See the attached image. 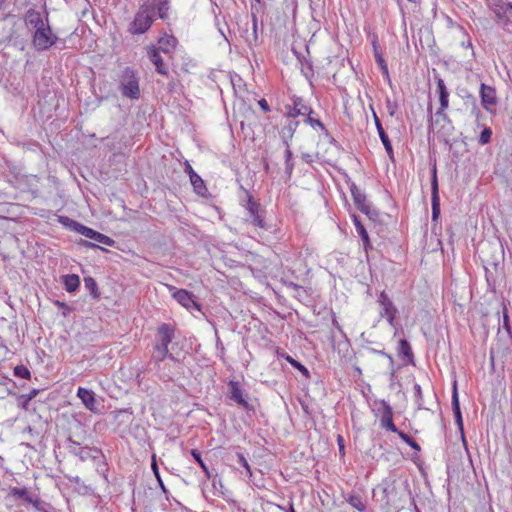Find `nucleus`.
Wrapping results in <instances>:
<instances>
[{"mask_svg": "<svg viewBox=\"0 0 512 512\" xmlns=\"http://www.w3.org/2000/svg\"><path fill=\"white\" fill-rule=\"evenodd\" d=\"M169 8L168 0H146L136 12L128 32L132 35L146 33L156 18L163 20L167 18Z\"/></svg>", "mask_w": 512, "mask_h": 512, "instance_id": "f257e3e1", "label": "nucleus"}, {"mask_svg": "<svg viewBox=\"0 0 512 512\" xmlns=\"http://www.w3.org/2000/svg\"><path fill=\"white\" fill-rule=\"evenodd\" d=\"M246 202L242 204L246 211V220L251 223L254 227L263 229L265 231L270 230L271 225L265 221V209L262 207L260 202L246 190Z\"/></svg>", "mask_w": 512, "mask_h": 512, "instance_id": "f03ea898", "label": "nucleus"}, {"mask_svg": "<svg viewBox=\"0 0 512 512\" xmlns=\"http://www.w3.org/2000/svg\"><path fill=\"white\" fill-rule=\"evenodd\" d=\"M119 86L124 97L138 99L140 97L139 77L132 67H125L119 76Z\"/></svg>", "mask_w": 512, "mask_h": 512, "instance_id": "7ed1b4c3", "label": "nucleus"}, {"mask_svg": "<svg viewBox=\"0 0 512 512\" xmlns=\"http://www.w3.org/2000/svg\"><path fill=\"white\" fill-rule=\"evenodd\" d=\"M435 79H436L437 93L439 96L440 107L436 111L435 119H434L433 115H432V106L431 105L428 106L427 110L429 113V122H431V124H433V123L438 124L439 123L438 118H443L445 121H448V114L446 113V110L449 107V92L445 85L444 80L440 76H435Z\"/></svg>", "mask_w": 512, "mask_h": 512, "instance_id": "20e7f679", "label": "nucleus"}, {"mask_svg": "<svg viewBox=\"0 0 512 512\" xmlns=\"http://www.w3.org/2000/svg\"><path fill=\"white\" fill-rule=\"evenodd\" d=\"M58 40V36L53 33L49 25L48 12H46V26L34 31L32 35V45L37 51H45L55 45Z\"/></svg>", "mask_w": 512, "mask_h": 512, "instance_id": "39448f33", "label": "nucleus"}, {"mask_svg": "<svg viewBox=\"0 0 512 512\" xmlns=\"http://www.w3.org/2000/svg\"><path fill=\"white\" fill-rule=\"evenodd\" d=\"M488 6L495 14L496 22L504 29L512 26V2L508 0H488Z\"/></svg>", "mask_w": 512, "mask_h": 512, "instance_id": "423d86ee", "label": "nucleus"}, {"mask_svg": "<svg viewBox=\"0 0 512 512\" xmlns=\"http://www.w3.org/2000/svg\"><path fill=\"white\" fill-rule=\"evenodd\" d=\"M38 489L12 488L9 496L24 505H32L38 511H45V502L41 500Z\"/></svg>", "mask_w": 512, "mask_h": 512, "instance_id": "0eeeda50", "label": "nucleus"}, {"mask_svg": "<svg viewBox=\"0 0 512 512\" xmlns=\"http://www.w3.org/2000/svg\"><path fill=\"white\" fill-rule=\"evenodd\" d=\"M377 302L380 306V316L385 318L391 326H394L398 309L390 299L389 295L385 291H381Z\"/></svg>", "mask_w": 512, "mask_h": 512, "instance_id": "6e6552de", "label": "nucleus"}, {"mask_svg": "<svg viewBox=\"0 0 512 512\" xmlns=\"http://www.w3.org/2000/svg\"><path fill=\"white\" fill-rule=\"evenodd\" d=\"M165 359H169L171 362H173L174 367L180 364V361L174 357L172 353H169L168 347L154 344L153 352L151 355V363L154 364L158 371H161L165 368L166 364H163Z\"/></svg>", "mask_w": 512, "mask_h": 512, "instance_id": "1a4fd4ad", "label": "nucleus"}, {"mask_svg": "<svg viewBox=\"0 0 512 512\" xmlns=\"http://www.w3.org/2000/svg\"><path fill=\"white\" fill-rule=\"evenodd\" d=\"M202 492L206 498L222 497L227 501L232 500V493L224 487L223 482H203Z\"/></svg>", "mask_w": 512, "mask_h": 512, "instance_id": "9d476101", "label": "nucleus"}, {"mask_svg": "<svg viewBox=\"0 0 512 512\" xmlns=\"http://www.w3.org/2000/svg\"><path fill=\"white\" fill-rule=\"evenodd\" d=\"M228 388H229L228 397L230 400L234 401L235 403H237L238 405H240L247 411L254 410L253 406L251 404H249L248 401L246 400L247 394L241 388L239 382L230 380L228 382Z\"/></svg>", "mask_w": 512, "mask_h": 512, "instance_id": "9b49d317", "label": "nucleus"}, {"mask_svg": "<svg viewBox=\"0 0 512 512\" xmlns=\"http://www.w3.org/2000/svg\"><path fill=\"white\" fill-rule=\"evenodd\" d=\"M480 98L483 108L490 113H495V106L497 105L496 90L494 87L481 83L480 85Z\"/></svg>", "mask_w": 512, "mask_h": 512, "instance_id": "f8f14e48", "label": "nucleus"}, {"mask_svg": "<svg viewBox=\"0 0 512 512\" xmlns=\"http://www.w3.org/2000/svg\"><path fill=\"white\" fill-rule=\"evenodd\" d=\"M172 297L183 307L188 310H197L201 311V305L196 301L195 295L186 290V289H178L172 293Z\"/></svg>", "mask_w": 512, "mask_h": 512, "instance_id": "ddd939ff", "label": "nucleus"}, {"mask_svg": "<svg viewBox=\"0 0 512 512\" xmlns=\"http://www.w3.org/2000/svg\"><path fill=\"white\" fill-rule=\"evenodd\" d=\"M76 232L85 236L88 239L94 240L98 243L113 247L115 245V240L110 238L109 236L102 234L92 228H89L83 224H76Z\"/></svg>", "mask_w": 512, "mask_h": 512, "instance_id": "4468645a", "label": "nucleus"}, {"mask_svg": "<svg viewBox=\"0 0 512 512\" xmlns=\"http://www.w3.org/2000/svg\"><path fill=\"white\" fill-rule=\"evenodd\" d=\"M379 403L381 405V428L390 432H398V428L393 421V408L386 400H381Z\"/></svg>", "mask_w": 512, "mask_h": 512, "instance_id": "2eb2a0df", "label": "nucleus"}, {"mask_svg": "<svg viewBox=\"0 0 512 512\" xmlns=\"http://www.w3.org/2000/svg\"><path fill=\"white\" fill-rule=\"evenodd\" d=\"M293 106L287 105L285 108L287 110L286 116L288 118H295L299 115H306V114H314V110L304 104L303 98L298 96H293L292 98Z\"/></svg>", "mask_w": 512, "mask_h": 512, "instance_id": "dca6fc26", "label": "nucleus"}, {"mask_svg": "<svg viewBox=\"0 0 512 512\" xmlns=\"http://www.w3.org/2000/svg\"><path fill=\"white\" fill-rule=\"evenodd\" d=\"M439 123L436 124L438 137L443 141L445 145L452 146L450 141V137L454 134L455 128L453 126L452 120L448 116V121H445L443 118H438ZM435 123L429 125V128L433 127Z\"/></svg>", "mask_w": 512, "mask_h": 512, "instance_id": "f3484780", "label": "nucleus"}, {"mask_svg": "<svg viewBox=\"0 0 512 512\" xmlns=\"http://www.w3.org/2000/svg\"><path fill=\"white\" fill-rule=\"evenodd\" d=\"M175 337V327L170 323H162L157 328L155 344L168 347Z\"/></svg>", "mask_w": 512, "mask_h": 512, "instance_id": "a211bd4d", "label": "nucleus"}, {"mask_svg": "<svg viewBox=\"0 0 512 512\" xmlns=\"http://www.w3.org/2000/svg\"><path fill=\"white\" fill-rule=\"evenodd\" d=\"M431 202H432V220L436 221L440 216V197L437 180L436 167L432 171L431 177Z\"/></svg>", "mask_w": 512, "mask_h": 512, "instance_id": "6ab92c4d", "label": "nucleus"}, {"mask_svg": "<svg viewBox=\"0 0 512 512\" xmlns=\"http://www.w3.org/2000/svg\"><path fill=\"white\" fill-rule=\"evenodd\" d=\"M451 405H452V410H453L455 422H456V424L458 426V429L460 431L463 443L465 444L463 418H462V413H461V409H460V402H459V397H458L456 381L453 384Z\"/></svg>", "mask_w": 512, "mask_h": 512, "instance_id": "aec40b11", "label": "nucleus"}, {"mask_svg": "<svg viewBox=\"0 0 512 512\" xmlns=\"http://www.w3.org/2000/svg\"><path fill=\"white\" fill-rule=\"evenodd\" d=\"M373 119H374V122H375V126H376V129H377V132H378V135L380 137V140L386 150V153L389 157V159L391 161H394V152H393V147H392V144H391V141L387 135V133L385 132L383 126H382V123L379 119V117L377 116L376 112L373 111Z\"/></svg>", "mask_w": 512, "mask_h": 512, "instance_id": "412c9836", "label": "nucleus"}, {"mask_svg": "<svg viewBox=\"0 0 512 512\" xmlns=\"http://www.w3.org/2000/svg\"><path fill=\"white\" fill-rule=\"evenodd\" d=\"M349 190L351 192L355 206L361 212H368L370 204L367 201L366 194L363 193L354 182L349 184Z\"/></svg>", "mask_w": 512, "mask_h": 512, "instance_id": "4be33fe9", "label": "nucleus"}, {"mask_svg": "<svg viewBox=\"0 0 512 512\" xmlns=\"http://www.w3.org/2000/svg\"><path fill=\"white\" fill-rule=\"evenodd\" d=\"M484 262V268H485V277L486 281L489 286H494L496 283L497 276L499 275V261L497 260H485Z\"/></svg>", "mask_w": 512, "mask_h": 512, "instance_id": "5701e85b", "label": "nucleus"}, {"mask_svg": "<svg viewBox=\"0 0 512 512\" xmlns=\"http://www.w3.org/2000/svg\"><path fill=\"white\" fill-rule=\"evenodd\" d=\"M372 47H373V54H374L376 63L378 64L383 76L386 79L390 80L388 65L380 51V47L378 44V37L375 35L373 36V39H372Z\"/></svg>", "mask_w": 512, "mask_h": 512, "instance_id": "b1692460", "label": "nucleus"}, {"mask_svg": "<svg viewBox=\"0 0 512 512\" xmlns=\"http://www.w3.org/2000/svg\"><path fill=\"white\" fill-rule=\"evenodd\" d=\"M148 57L150 61L154 64L155 70L157 73L168 76V69L161 57L159 50L155 47H151L148 50Z\"/></svg>", "mask_w": 512, "mask_h": 512, "instance_id": "393cba45", "label": "nucleus"}, {"mask_svg": "<svg viewBox=\"0 0 512 512\" xmlns=\"http://www.w3.org/2000/svg\"><path fill=\"white\" fill-rule=\"evenodd\" d=\"M77 397L81 399L82 403L85 405L87 409H89L92 412L96 411L95 405L97 401L95 399V394L92 390L84 387H79L77 390Z\"/></svg>", "mask_w": 512, "mask_h": 512, "instance_id": "a878e982", "label": "nucleus"}, {"mask_svg": "<svg viewBox=\"0 0 512 512\" xmlns=\"http://www.w3.org/2000/svg\"><path fill=\"white\" fill-rule=\"evenodd\" d=\"M299 126V121L296 120H288V122L281 128L279 135L282 139L283 144L288 147L290 141L292 140L297 127Z\"/></svg>", "mask_w": 512, "mask_h": 512, "instance_id": "bb28decb", "label": "nucleus"}, {"mask_svg": "<svg viewBox=\"0 0 512 512\" xmlns=\"http://www.w3.org/2000/svg\"><path fill=\"white\" fill-rule=\"evenodd\" d=\"M25 22L34 28V31L46 26L41 13L34 9H29L25 14Z\"/></svg>", "mask_w": 512, "mask_h": 512, "instance_id": "cd10ccee", "label": "nucleus"}, {"mask_svg": "<svg viewBox=\"0 0 512 512\" xmlns=\"http://www.w3.org/2000/svg\"><path fill=\"white\" fill-rule=\"evenodd\" d=\"M353 223H354V226H355V229H356L358 235L360 236V238L363 242V248L367 252L368 249H372V245L370 242L368 232H367L365 226L362 224V222L356 215H353Z\"/></svg>", "mask_w": 512, "mask_h": 512, "instance_id": "c85d7f7f", "label": "nucleus"}, {"mask_svg": "<svg viewBox=\"0 0 512 512\" xmlns=\"http://www.w3.org/2000/svg\"><path fill=\"white\" fill-rule=\"evenodd\" d=\"M22 434L27 437L28 442H26V446L32 449H35L37 444H40L43 436L41 433L32 426H27Z\"/></svg>", "mask_w": 512, "mask_h": 512, "instance_id": "c756f323", "label": "nucleus"}, {"mask_svg": "<svg viewBox=\"0 0 512 512\" xmlns=\"http://www.w3.org/2000/svg\"><path fill=\"white\" fill-rule=\"evenodd\" d=\"M189 179H190L191 185L193 186L194 192L201 197H206L208 194V189L205 185L204 180L197 173L194 175H191V177H189Z\"/></svg>", "mask_w": 512, "mask_h": 512, "instance_id": "7c9ffc66", "label": "nucleus"}, {"mask_svg": "<svg viewBox=\"0 0 512 512\" xmlns=\"http://www.w3.org/2000/svg\"><path fill=\"white\" fill-rule=\"evenodd\" d=\"M397 352L400 357L406 358L409 363L414 364V354L410 343L406 339L399 340Z\"/></svg>", "mask_w": 512, "mask_h": 512, "instance_id": "2f4dec72", "label": "nucleus"}, {"mask_svg": "<svg viewBox=\"0 0 512 512\" xmlns=\"http://www.w3.org/2000/svg\"><path fill=\"white\" fill-rule=\"evenodd\" d=\"M466 98L471 103V115L475 117L476 126L478 128L484 126V124L481 123L483 113L478 106L477 99L472 94H468Z\"/></svg>", "mask_w": 512, "mask_h": 512, "instance_id": "473e14b6", "label": "nucleus"}, {"mask_svg": "<svg viewBox=\"0 0 512 512\" xmlns=\"http://www.w3.org/2000/svg\"><path fill=\"white\" fill-rule=\"evenodd\" d=\"M67 292H75L80 286V278L76 274H68L62 277Z\"/></svg>", "mask_w": 512, "mask_h": 512, "instance_id": "72a5a7b5", "label": "nucleus"}, {"mask_svg": "<svg viewBox=\"0 0 512 512\" xmlns=\"http://www.w3.org/2000/svg\"><path fill=\"white\" fill-rule=\"evenodd\" d=\"M177 39L176 37L172 35H166L159 39V48L158 50L163 51L164 53H169L170 49H174L177 45Z\"/></svg>", "mask_w": 512, "mask_h": 512, "instance_id": "f704fd0d", "label": "nucleus"}, {"mask_svg": "<svg viewBox=\"0 0 512 512\" xmlns=\"http://www.w3.org/2000/svg\"><path fill=\"white\" fill-rule=\"evenodd\" d=\"M84 286L90 292L93 299L100 298L99 288H98L96 280L93 277H91V276L84 277Z\"/></svg>", "mask_w": 512, "mask_h": 512, "instance_id": "c9c22d12", "label": "nucleus"}, {"mask_svg": "<svg viewBox=\"0 0 512 512\" xmlns=\"http://www.w3.org/2000/svg\"><path fill=\"white\" fill-rule=\"evenodd\" d=\"M166 366L164 369H162L161 372V378L165 381H170L173 379V376L179 372L180 364L178 366H173L172 364L165 363Z\"/></svg>", "mask_w": 512, "mask_h": 512, "instance_id": "e433bc0d", "label": "nucleus"}, {"mask_svg": "<svg viewBox=\"0 0 512 512\" xmlns=\"http://www.w3.org/2000/svg\"><path fill=\"white\" fill-rule=\"evenodd\" d=\"M482 131L477 138V142L480 145H486L491 142L493 131L488 126H481Z\"/></svg>", "mask_w": 512, "mask_h": 512, "instance_id": "4c0bfd02", "label": "nucleus"}, {"mask_svg": "<svg viewBox=\"0 0 512 512\" xmlns=\"http://www.w3.org/2000/svg\"><path fill=\"white\" fill-rule=\"evenodd\" d=\"M301 72L305 76V78L312 84V79L314 78V69L312 61L305 60L302 62Z\"/></svg>", "mask_w": 512, "mask_h": 512, "instance_id": "58836bf2", "label": "nucleus"}, {"mask_svg": "<svg viewBox=\"0 0 512 512\" xmlns=\"http://www.w3.org/2000/svg\"><path fill=\"white\" fill-rule=\"evenodd\" d=\"M347 501L353 508H355L359 512H363L366 509V505L359 495H350Z\"/></svg>", "mask_w": 512, "mask_h": 512, "instance_id": "ea45409f", "label": "nucleus"}, {"mask_svg": "<svg viewBox=\"0 0 512 512\" xmlns=\"http://www.w3.org/2000/svg\"><path fill=\"white\" fill-rule=\"evenodd\" d=\"M252 34L251 38L247 37L246 41L251 44H257L258 42V19L254 12H252Z\"/></svg>", "mask_w": 512, "mask_h": 512, "instance_id": "a19ab883", "label": "nucleus"}, {"mask_svg": "<svg viewBox=\"0 0 512 512\" xmlns=\"http://www.w3.org/2000/svg\"><path fill=\"white\" fill-rule=\"evenodd\" d=\"M285 360L288 363H290L295 369L300 371L305 377L308 378L310 376L309 370L302 363H300L299 361L295 360L290 355H286L285 356Z\"/></svg>", "mask_w": 512, "mask_h": 512, "instance_id": "79ce46f5", "label": "nucleus"}, {"mask_svg": "<svg viewBox=\"0 0 512 512\" xmlns=\"http://www.w3.org/2000/svg\"><path fill=\"white\" fill-rule=\"evenodd\" d=\"M306 119H305V122L307 124H309L312 128H320L324 133L325 135H328L329 132L328 130L326 129L325 125L319 120V119H316L312 116V114H306Z\"/></svg>", "mask_w": 512, "mask_h": 512, "instance_id": "37998d69", "label": "nucleus"}, {"mask_svg": "<svg viewBox=\"0 0 512 512\" xmlns=\"http://www.w3.org/2000/svg\"><path fill=\"white\" fill-rule=\"evenodd\" d=\"M14 376L22 379H30L31 372L25 365H17L13 369Z\"/></svg>", "mask_w": 512, "mask_h": 512, "instance_id": "c03bdc74", "label": "nucleus"}, {"mask_svg": "<svg viewBox=\"0 0 512 512\" xmlns=\"http://www.w3.org/2000/svg\"><path fill=\"white\" fill-rule=\"evenodd\" d=\"M82 447L83 446H81L80 442L75 441L72 437L67 438V449L69 453L78 456Z\"/></svg>", "mask_w": 512, "mask_h": 512, "instance_id": "a18cd8bd", "label": "nucleus"}, {"mask_svg": "<svg viewBox=\"0 0 512 512\" xmlns=\"http://www.w3.org/2000/svg\"><path fill=\"white\" fill-rule=\"evenodd\" d=\"M367 350L370 353L379 354L381 356H384V357L388 358L389 365H390V368H391V376H394V374H395L394 359H393L391 354L386 353L384 350H377L375 348H367Z\"/></svg>", "mask_w": 512, "mask_h": 512, "instance_id": "49530a36", "label": "nucleus"}, {"mask_svg": "<svg viewBox=\"0 0 512 512\" xmlns=\"http://www.w3.org/2000/svg\"><path fill=\"white\" fill-rule=\"evenodd\" d=\"M413 389H414V397H415V402L417 404V408L419 410L424 409L423 394H422V389H421L420 384L415 383L413 386Z\"/></svg>", "mask_w": 512, "mask_h": 512, "instance_id": "de8ad7c7", "label": "nucleus"}, {"mask_svg": "<svg viewBox=\"0 0 512 512\" xmlns=\"http://www.w3.org/2000/svg\"><path fill=\"white\" fill-rule=\"evenodd\" d=\"M99 450L98 449H93V448H90L88 446H84L82 447V449L80 450L79 454H78V457L84 461L88 458H95V455H93V453H98Z\"/></svg>", "mask_w": 512, "mask_h": 512, "instance_id": "09e8293b", "label": "nucleus"}, {"mask_svg": "<svg viewBox=\"0 0 512 512\" xmlns=\"http://www.w3.org/2000/svg\"><path fill=\"white\" fill-rule=\"evenodd\" d=\"M191 456L200 465V467L204 470L206 475L208 477H210V473L208 471V468H207L206 464L204 463V461L202 459L201 453L197 449H192L191 450Z\"/></svg>", "mask_w": 512, "mask_h": 512, "instance_id": "8fccbe9b", "label": "nucleus"}, {"mask_svg": "<svg viewBox=\"0 0 512 512\" xmlns=\"http://www.w3.org/2000/svg\"><path fill=\"white\" fill-rule=\"evenodd\" d=\"M16 399H17V406L19 408H21L23 410L28 409V406H29V403L31 402V400L25 394L16 395Z\"/></svg>", "mask_w": 512, "mask_h": 512, "instance_id": "3c124183", "label": "nucleus"}, {"mask_svg": "<svg viewBox=\"0 0 512 512\" xmlns=\"http://www.w3.org/2000/svg\"><path fill=\"white\" fill-rule=\"evenodd\" d=\"M59 221L62 224H64L65 226L71 227L74 231H76V228H77L76 224H80L79 222H77L69 217H66V216H60Z\"/></svg>", "mask_w": 512, "mask_h": 512, "instance_id": "603ef678", "label": "nucleus"}, {"mask_svg": "<svg viewBox=\"0 0 512 512\" xmlns=\"http://www.w3.org/2000/svg\"><path fill=\"white\" fill-rule=\"evenodd\" d=\"M237 458H238V461H237L238 464H240L242 467H244L247 470V475L252 476L251 468H250L245 456L242 453H238Z\"/></svg>", "mask_w": 512, "mask_h": 512, "instance_id": "864d4df0", "label": "nucleus"}, {"mask_svg": "<svg viewBox=\"0 0 512 512\" xmlns=\"http://www.w3.org/2000/svg\"><path fill=\"white\" fill-rule=\"evenodd\" d=\"M503 328L507 331L509 335H511V326L509 321L508 310L506 306H503Z\"/></svg>", "mask_w": 512, "mask_h": 512, "instance_id": "5fc2aeb1", "label": "nucleus"}, {"mask_svg": "<svg viewBox=\"0 0 512 512\" xmlns=\"http://www.w3.org/2000/svg\"><path fill=\"white\" fill-rule=\"evenodd\" d=\"M79 245H81V246H83L85 248H97V249H101L103 251H107L106 249H104V248L100 247L99 245H97L95 243H92V242H90L88 240L81 239L79 241Z\"/></svg>", "mask_w": 512, "mask_h": 512, "instance_id": "6e6d98bb", "label": "nucleus"}, {"mask_svg": "<svg viewBox=\"0 0 512 512\" xmlns=\"http://www.w3.org/2000/svg\"><path fill=\"white\" fill-rule=\"evenodd\" d=\"M337 444L339 447L340 456L343 457L345 455V445L344 438L340 434L337 436Z\"/></svg>", "mask_w": 512, "mask_h": 512, "instance_id": "4d7b16f0", "label": "nucleus"}, {"mask_svg": "<svg viewBox=\"0 0 512 512\" xmlns=\"http://www.w3.org/2000/svg\"><path fill=\"white\" fill-rule=\"evenodd\" d=\"M151 468L153 470V473L155 475L156 480H161L160 473H159V468H158L155 456L152 457Z\"/></svg>", "mask_w": 512, "mask_h": 512, "instance_id": "13d9d810", "label": "nucleus"}, {"mask_svg": "<svg viewBox=\"0 0 512 512\" xmlns=\"http://www.w3.org/2000/svg\"><path fill=\"white\" fill-rule=\"evenodd\" d=\"M258 105H259V107L262 109V111H263L264 113H268V112H270V111H271V109H270V106H269L268 102H267V101H266V99H264V98H262V99H260V100L258 101Z\"/></svg>", "mask_w": 512, "mask_h": 512, "instance_id": "bf43d9fd", "label": "nucleus"}, {"mask_svg": "<svg viewBox=\"0 0 512 512\" xmlns=\"http://www.w3.org/2000/svg\"><path fill=\"white\" fill-rule=\"evenodd\" d=\"M387 110L390 116H394L396 110H397V104L392 103L390 100H387L386 102Z\"/></svg>", "mask_w": 512, "mask_h": 512, "instance_id": "052dcab7", "label": "nucleus"}, {"mask_svg": "<svg viewBox=\"0 0 512 512\" xmlns=\"http://www.w3.org/2000/svg\"><path fill=\"white\" fill-rule=\"evenodd\" d=\"M294 169V162L292 160L285 161V173L288 177L292 175Z\"/></svg>", "mask_w": 512, "mask_h": 512, "instance_id": "680f3d73", "label": "nucleus"}, {"mask_svg": "<svg viewBox=\"0 0 512 512\" xmlns=\"http://www.w3.org/2000/svg\"><path fill=\"white\" fill-rule=\"evenodd\" d=\"M363 213L366 214L369 217V219L373 221H375L379 216V213L375 209H373L371 205H369V211Z\"/></svg>", "mask_w": 512, "mask_h": 512, "instance_id": "e2e57ef3", "label": "nucleus"}, {"mask_svg": "<svg viewBox=\"0 0 512 512\" xmlns=\"http://www.w3.org/2000/svg\"><path fill=\"white\" fill-rule=\"evenodd\" d=\"M184 171H185V173L188 174L189 177H191V175L196 174V172L193 170L192 166L190 165L189 161H187V160L184 162Z\"/></svg>", "mask_w": 512, "mask_h": 512, "instance_id": "0e129e2a", "label": "nucleus"}, {"mask_svg": "<svg viewBox=\"0 0 512 512\" xmlns=\"http://www.w3.org/2000/svg\"><path fill=\"white\" fill-rule=\"evenodd\" d=\"M406 444L409 445L416 452H419L421 450L420 445L412 437L410 438L409 441H407Z\"/></svg>", "mask_w": 512, "mask_h": 512, "instance_id": "69168bd1", "label": "nucleus"}, {"mask_svg": "<svg viewBox=\"0 0 512 512\" xmlns=\"http://www.w3.org/2000/svg\"><path fill=\"white\" fill-rule=\"evenodd\" d=\"M395 434H397L405 443H407V441L410 440L411 436L408 435L407 433L401 431L398 429V432H394Z\"/></svg>", "mask_w": 512, "mask_h": 512, "instance_id": "338daca9", "label": "nucleus"}, {"mask_svg": "<svg viewBox=\"0 0 512 512\" xmlns=\"http://www.w3.org/2000/svg\"><path fill=\"white\" fill-rule=\"evenodd\" d=\"M39 391H40L39 389L34 388V389L30 390V392H29V393H27V394H25V395H26L30 400H32L33 398H35V397L38 395Z\"/></svg>", "mask_w": 512, "mask_h": 512, "instance_id": "774afa93", "label": "nucleus"}]
</instances>
